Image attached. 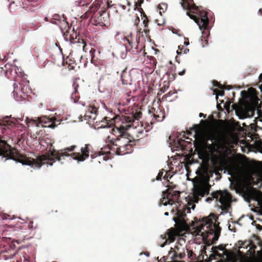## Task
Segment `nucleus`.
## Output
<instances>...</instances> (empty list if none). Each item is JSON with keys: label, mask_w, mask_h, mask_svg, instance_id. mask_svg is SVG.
<instances>
[{"label": "nucleus", "mask_w": 262, "mask_h": 262, "mask_svg": "<svg viewBox=\"0 0 262 262\" xmlns=\"http://www.w3.org/2000/svg\"><path fill=\"white\" fill-rule=\"evenodd\" d=\"M109 0H96L89 9L82 16V19L91 18V22L96 26L107 27L110 25L109 12L106 10L111 9L113 5Z\"/></svg>", "instance_id": "nucleus-4"}, {"label": "nucleus", "mask_w": 262, "mask_h": 262, "mask_svg": "<svg viewBox=\"0 0 262 262\" xmlns=\"http://www.w3.org/2000/svg\"><path fill=\"white\" fill-rule=\"evenodd\" d=\"M125 7H125V6H122V8H123V9H125Z\"/></svg>", "instance_id": "nucleus-64"}, {"label": "nucleus", "mask_w": 262, "mask_h": 262, "mask_svg": "<svg viewBox=\"0 0 262 262\" xmlns=\"http://www.w3.org/2000/svg\"><path fill=\"white\" fill-rule=\"evenodd\" d=\"M259 88L260 89L261 92H262V84L259 86Z\"/></svg>", "instance_id": "nucleus-58"}, {"label": "nucleus", "mask_w": 262, "mask_h": 262, "mask_svg": "<svg viewBox=\"0 0 262 262\" xmlns=\"http://www.w3.org/2000/svg\"><path fill=\"white\" fill-rule=\"evenodd\" d=\"M200 117L204 116V117H205L206 116L204 115L203 113H200L199 115Z\"/></svg>", "instance_id": "nucleus-56"}, {"label": "nucleus", "mask_w": 262, "mask_h": 262, "mask_svg": "<svg viewBox=\"0 0 262 262\" xmlns=\"http://www.w3.org/2000/svg\"><path fill=\"white\" fill-rule=\"evenodd\" d=\"M92 0H80L77 2V6L79 7L87 6L92 2Z\"/></svg>", "instance_id": "nucleus-30"}, {"label": "nucleus", "mask_w": 262, "mask_h": 262, "mask_svg": "<svg viewBox=\"0 0 262 262\" xmlns=\"http://www.w3.org/2000/svg\"><path fill=\"white\" fill-rule=\"evenodd\" d=\"M198 125H194L193 129L195 132L193 137L194 147H205L210 153L211 164H262L258 161L252 163L236 162L237 158L232 149L229 147L230 139L225 135H209L207 140L200 139L198 142L195 136L197 135Z\"/></svg>", "instance_id": "nucleus-2"}, {"label": "nucleus", "mask_w": 262, "mask_h": 262, "mask_svg": "<svg viewBox=\"0 0 262 262\" xmlns=\"http://www.w3.org/2000/svg\"><path fill=\"white\" fill-rule=\"evenodd\" d=\"M182 166L183 165L179 164L178 165H177V168L180 169V168H182Z\"/></svg>", "instance_id": "nucleus-53"}, {"label": "nucleus", "mask_w": 262, "mask_h": 262, "mask_svg": "<svg viewBox=\"0 0 262 262\" xmlns=\"http://www.w3.org/2000/svg\"><path fill=\"white\" fill-rule=\"evenodd\" d=\"M205 45H208V41L207 40H205Z\"/></svg>", "instance_id": "nucleus-61"}, {"label": "nucleus", "mask_w": 262, "mask_h": 262, "mask_svg": "<svg viewBox=\"0 0 262 262\" xmlns=\"http://www.w3.org/2000/svg\"><path fill=\"white\" fill-rule=\"evenodd\" d=\"M179 164H192V163H189V162H180Z\"/></svg>", "instance_id": "nucleus-52"}, {"label": "nucleus", "mask_w": 262, "mask_h": 262, "mask_svg": "<svg viewBox=\"0 0 262 262\" xmlns=\"http://www.w3.org/2000/svg\"><path fill=\"white\" fill-rule=\"evenodd\" d=\"M175 248H176V249H177V250H178V249H179V248H178V245H176V246H175Z\"/></svg>", "instance_id": "nucleus-63"}, {"label": "nucleus", "mask_w": 262, "mask_h": 262, "mask_svg": "<svg viewBox=\"0 0 262 262\" xmlns=\"http://www.w3.org/2000/svg\"><path fill=\"white\" fill-rule=\"evenodd\" d=\"M131 94H132V92L130 89L128 91H127L124 94L125 99L126 100V102L125 103H126V104L129 103L131 99L132 98H133V97L132 96Z\"/></svg>", "instance_id": "nucleus-29"}, {"label": "nucleus", "mask_w": 262, "mask_h": 262, "mask_svg": "<svg viewBox=\"0 0 262 262\" xmlns=\"http://www.w3.org/2000/svg\"><path fill=\"white\" fill-rule=\"evenodd\" d=\"M177 235L176 231L172 228L168 229L167 232L161 235V237L162 239H165L164 243L161 245V247H164L167 242L169 243L174 242L175 240V236Z\"/></svg>", "instance_id": "nucleus-18"}, {"label": "nucleus", "mask_w": 262, "mask_h": 262, "mask_svg": "<svg viewBox=\"0 0 262 262\" xmlns=\"http://www.w3.org/2000/svg\"><path fill=\"white\" fill-rule=\"evenodd\" d=\"M91 162L94 164H101L107 159V156L103 154L95 153L91 155Z\"/></svg>", "instance_id": "nucleus-19"}, {"label": "nucleus", "mask_w": 262, "mask_h": 262, "mask_svg": "<svg viewBox=\"0 0 262 262\" xmlns=\"http://www.w3.org/2000/svg\"><path fill=\"white\" fill-rule=\"evenodd\" d=\"M185 72H186L185 70V69H184L182 71L179 72L178 74H179L180 76H183V75H184V74H185Z\"/></svg>", "instance_id": "nucleus-47"}, {"label": "nucleus", "mask_w": 262, "mask_h": 262, "mask_svg": "<svg viewBox=\"0 0 262 262\" xmlns=\"http://www.w3.org/2000/svg\"><path fill=\"white\" fill-rule=\"evenodd\" d=\"M124 43L126 47L127 51L131 52L132 54H135L138 51L137 50V46L133 49L134 46H136L135 42H133V36L132 35L125 36L123 38Z\"/></svg>", "instance_id": "nucleus-17"}, {"label": "nucleus", "mask_w": 262, "mask_h": 262, "mask_svg": "<svg viewBox=\"0 0 262 262\" xmlns=\"http://www.w3.org/2000/svg\"><path fill=\"white\" fill-rule=\"evenodd\" d=\"M254 166L262 165H200L196 173L203 179L209 180L213 173L221 177L220 172L227 173L236 180L251 181L257 174Z\"/></svg>", "instance_id": "nucleus-3"}, {"label": "nucleus", "mask_w": 262, "mask_h": 262, "mask_svg": "<svg viewBox=\"0 0 262 262\" xmlns=\"http://www.w3.org/2000/svg\"><path fill=\"white\" fill-rule=\"evenodd\" d=\"M189 141H185L184 139H178L177 141L176 145L177 147L180 148L182 150L190 151L192 149V139L188 137L186 138Z\"/></svg>", "instance_id": "nucleus-16"}, {"label": "nucleus", "mask_w": 262, "mask_h": 262, "mask_svg": "<svg viewBox=\"0 0 262 262\" xmlns=\"http://www.w3.org/2000/svg\"><path fill=\"white\" fill-rule=\"evenodd\" d=\"M218 219V217L214 215H212L211 218L206 217L203 219V223H202L201 227L199 229V232H201L202 230H204V228L206 227L208 230L213 231L214 233H216V236L218 234H221V228L219 226V223L216 224L215 222Z\"/></svg>", "instance_id": "nucleus-11"}, {"label": "nucleus", "mask_w": 262, "mask_h": 262, "mask_svg": "<svg viewBox=\"0 0 262 262\" xmlns=\"http://www.w3.org/2000/svg\"><path fill=\"white\" fill-rule=\"evenodd\" d=\"M148 113L150 117H153L150 121L151 124L155 123L157 121H161L165 117L164 113L160 108L156 110L154 107H151L148 110Z\"/></svg>", "instance_id": "nucleus-14"}, {"label": "nucleus", "mask_w": 262, "mask_h": 262, "mask_svg": "<svg viewBox=\"0 0 262 262\" xmlns=\"http://www.w3.org/2000/svg\"><path fill=\"white\" fill-rule=\"evenodd\" d=\"M230 255L233 262H237L238 257L237 255L235 253L231 252Z\"/></svg>", "instance_id": "nucleus-38"}, {"label": "nucleus", "mask_w": 262, "mask_h": 262, "mask_svg": "<svg viewBox=\"0 0 262 262\" xmlns=\"http://www.w3.org/2000/svg\"><path fill=\"white\" fill-rule=\"evenodd\" d=\"M237 255L241 257V260L242 261L244 258L243 252H242L239 250H238L237 252Z\"/></svg>", "instance_id": "nucleus-42"}, {"label": "nucleus", "mask_w": 262, "mask_h": 262, "mask_svg": "<svg viewBox=\"0 0 262 262\" xmlns=\"http://www.w3.org/2000/svg\"><path fill=\"white\" fill-rule=\"evenodd\" d=\"M16 84H14V96L15 98L17 101L25 100L26 97L28 96V94L30 92V89L27 86H22L21 84H19L20 86L18 88V86L15 87Z\"/></svg>", "instance_id": "nucleus-13"}, {"label": "nucleus", "mask_w": 262, "mask_h": 262, "mask_svg": "<svg viewBox=\"0 0 262 262\" xmlns=\"http://www.w3.org/2000/svg\"><path fill=\"white\" fill-rule=\"evenodd\" d=\"M224 254L227 255V256L228 255V252L226 250H225V251L224 252Z\"/></svg>", "instance_id": "nucleus-57"}, {"label": "nucleus", "mask_w": 262, "mask_h": 262, "mask_svg": "<svg viewBox=\"0 0 262 262\" xmlns=\"http://www.w3.org/2000/svg\"><path fill=\"white\" fill-rule=\"evenodd\" d=\"M171 253H173L171 257L173 259H177L178 258L179 259H182L185 255V253H180L179 254H178L177 252L174 250H173L172 251H171L169 254H171Z\"/></svg>", "instance_id": "nucleus-26"}, {"label": "nucleus", "mask_w": 262, "mask_h": 262, "mask_svg": "<svg viewBox=\"0 0 262 262\" xmlns=\"http://www.w3.org/2000/svg\"><path fill=\"white\" fill-rule=\"evenodd\" d=\"M144 0H137L135 2V7L139 10H142V8L141 7V4L143 3Z\"/></svg>", "instance_id": "nucleus-34"}, {"label": "nucleus", "mask_w": 262, "mask_h": 262, "mask_svg": "<svg viewBox=\"0 0 262 262\" xmlns=\"http://www.w3.org/2000/svg\"><path fill=\"white\" fill-rule=\"evenodd\" d=\"M165 174L163 176V179L165 180L168 179V178H171L172 177V175L170 174V171H165Z\"/></svg>", "instance_id": "nucleus-39"}, {"label": "nucleus", "mask_w": 262, "mask_h": 262, "mask_svg": "<svg viewBox=\"0 0 262 262\" xmlns=\"http://www.w3.org/2000/svg\"><path fill=\"white\" fill-rule=\"evenodd\" d=\"M214 93L216 94V99H218V96H224L225 94V92L223 89H221L220 90H219L216 89H214L213 90Z\"/></svg>", "instance_id": "nucleus-32"}, {"label": "nucleus", "mask_w": 262, "mask_h": 262, "mask_svg": "<svg viewBox=\"0 0 262 262\" xmlns=\"http://www.w3.org/2000/svg\"><path fill=\"white\" fill-rule=\"evenodd\" d=\"M142 115V113L140 109L137 110L135 112H133L128 116H122V122L128 123V125H130L131 126L133 122L135 121V120L138 121L141 118Z\"/></svg>", "instance_id": "nucleus-15"}, {"label": "nucleus", "mask_w": 262, "mask_h": 262, "mask_svg": "<svg viewBox=\"0 0 262 262\" xmlns=\"http://www.w3.org/2000/svg\"><path fill=\"white\" fill-rule=\"evenodd\" d=\"M38 120H39V122L40 123L45 124V125H42L44 126H48L50 128H54L57 126L55 124V123L51 119L46 117H41L38 118Z\"/></svg>", "instance_id": "nucleus-22"}, {"label": "nucleus", "mask_w": 262, "mask_h": 262, "mask_svg": "<svg viewBox=\"0 0 262 262\" xmlns=\"http://www.w3.org/2000/svg\"><path fill=\"white\" fill-rule=\"evenodd\" d=\"M212 84L214 86L217 87L221 89H226V86L223 85L222 84L218 82L217 81H216L215 80L212 81Z\"/></svg>", "instance_id": "nucleus-33"}, {"label": "nucleus", "mask_w": 262, "mask_h": 262, "mask_svg": "<svg viewBox=\"0 0 262 262\" xmlns=\"http://www.w3.org/2000/svg\"><path fill=\"white\" fill-rule=\"evenodd\" d=\"M253 146L257 150L262 153V141L261 140L255 141Z\"/></svg>", "instance_id": "nucleus-27"}, {"label": "nucleus", "mask_w": 262, "mask_h": 262, "mask_svg": "<svg viewBox=\"0 0 262 262\" xmlns=\"http://www.w3.org/2000/svg\"><path fill=\"white\" fill-rule=\"evenodd\" d=\"M132 148L127 147L126 146H122L121 147H119L117 149H114V150H112L115 154L118 155H124L128 153H130L132 151Z\"/></svg>", "instance_id": "nucleus-23"}, {"label": "nucleus", "mask_w": 262, "mask_h": 262, "mask_svg": "<svg viewBox=\"0 0 262 262\" xmlns=\"http://www.w3.org/2000/svg\"><path fill=\"white\" fill-rule=\"evenodd\" d=\"M163 197L161 199L162 204L166 206L167 204L172 205L176 203H179L180 192L177 191H172V193L167 189L163 192Z\"/></svg>", "instance_id": "nucleus-12"}, {"label": "nucleus", "mask_w": 262, "mask_h": 262, "mask_svg": "<svg viewBox=\"0 0 262 262\" xmlns=\"http://www.w3.org/2000/svg\"><path fill=\"white\" fill-rule=\"evenodd\" d=\"M96 50L93 48H91V49L90 51V53L91 54V57H92V61H93L94 59V53L95 52Z\"/></svg>", "instance_id": "nucleus-41"}, {"label": "nucleus", "mask_w": 262, "mask_h": 262, "mask_svg": "<svg viewBox=\"0 0 262 262\" xmlns=\"http://www.w3.org/2000/svg\"><path fill=\"white\" fill-rule=\"evenodd\" d=\"M258 12H259V13H260V14H262V9H260L259 10Z\"/></svg>", "instance_id": "nucleus-60"}, {"label": "nucleus", "mask_w": 262, "mask_h": 262, "mask_svg": "<svg viewBox=\"0 0 262 262\" xmlns=\"http://www.w3.org/2000/svg\"><path fill=\"white\" fill-rule=\"evenodd\" d=\"M158 8L160 10H162L163 12H164L167 9V5L166 4L161 3L159 5Z\"/></svg>", "instance_id": "nucleus-36"}, {"label": "nucleus", "mask_w": 262, "mask_h": 262, "mask_svg": "<svg viewBox=\"0 0 262 262\" xmlns=\"http://www.w3.org/2000/svg\"><path fill=\"white\" fill-rule=\"evenodd\" d=\"M99 106L96 101L92 102L88 106L87 112L84 115V120L93 122L99 128L111 127L114 123V120L107 117H104L100 120L97 118V112Z\"/></svg>", "instance_id": "nucleus-7"}, {"label": "nucleus", "mask_w": 262, "mask_h": 262, "mask_svg": "<svg viewBox=\"0 0 262 262\" xmlns=\"http://www.w3.org/2000/svg\"><path fill=\"white\" fill-rule=\"evenodd\" d=\"M258 108L257 104L252 105L248 107L247 113L249 117H252L254 115L255 111Z\"/></svg>", "instance_id": "nucleus-24"}, {"label": "nucleus", "mask_w": 262, "mask_h": 262, "mask_svg": "<svg viewBox=\"0 0 262 262\" xmlns=\"http://www.w3.org/2000/svg\"><path fill=\"white\" fill-rule=\"evenodd\" d=\"M70 29L68 26V29L63 33L64 39L69 41L71 43L77 44V47L81 48L84 52H86L89 49L86 41L82 36L77 34L74 29L72 31H70Z\"/></svg>", "instance_id": "nucleus-9"}, {"label": "nucleus", "mask_w": 262, "mask_h": 262, "mask_svg": "<svg viewBox=\"0 0 262 262\" xmlns=\"http://www.w3.org/2000/svg\"><path fill=\"white\" fill-rule=\"evenodd\" d=\"M216 233H214V237H213V240L214 241H217L218 239V238H219V236L220 235V234H218V235L217 236H216Z\"/></svg>", "instance_id": "nucleus-46"}, {"label": "nucleus", "mask_w": 262, "mask_h": 262, "mask_svg": "<svg viewBox=\"0 0 262 262\" xmlns=\"http://www.w3.org/2000/svg\"><path fill=\"white\" fill-rule=\"evenodd\" d=\"M213 252L214 254L221 257V254L219 253L217 250H219L221 251H224L225 250V247L223 245H220L218 246H215L212 247Z\"/></svg>", "instance_id": "nucleus-25"}, {"label": "nucleus", "mask_w": 262, "mask_h": 262, "mask_svg": "<svg viewBox=\"0 0 262 262\" xmlns=\"http://www.w3.org/2000/svg\"><path fill=\"white\" fill-rule=\"evenodd\" d=\"M130 127V125H121L119 127H116L112 129L113 134L118 132L119 134L118 137L111 140V144L108 145L111 150L117 149L119 147L126 146L127 147H133V142L130 139L128 138V134L126 133V130Z\"/></svg>", "instance_id": "nucleus-8"}, {"label": "nucleus", "mask_w": 262, "mask_h": 262, "mask_svg": "<svg viewBox=\"0 0 262 262\" xmlns=\"http://www.w3.org/2000/svg\"><path fill=\"white\" fill-rule=\"evenodd\" d=\"M259 82H262V73L260 74L259 76Z\"/></svg>", "instance_id": "nucleus-50"}, {"label": "nucleus", "mask_w": 262, "mask_h": 262, "mask_svg": "<svg viewBox=\"0 0 262 262\" xmlns=\"http://www.w3.org/2000/svg\"><path fill=\"white\" fill-rule=\"evenodd\" d=\"M121 78L123 85L132 86V79L131 75L126 72V68H125L122 72Z\"/></svg>", "instance_id": "nucleus-20"}, {"label": "nucleus", "mask_w": 262, "mask_h": 262, "mask_svg": "<svg viewBox=\"0 0 262 262\" xmlns=\"http://www.w3.org/2000/svg\"><path fill=\"white\" fill-rule=\"evenodd\" d=\"M76 147V145H72L58 151L54 149L50 150L47 155L36 156L31 152L23 155L15 148H12L6 141L0 139V156L6 160L11 159L21 164H53L56 161H60L62 158L64 159V157L82 162L89 158L92 149L91 144H86L81 148V152L69 154V152L74 151Z\"/></svg>", "instance_id": "nucleus-1"}, {"label": "nucleus", "mask_w": 262, "mask_h": 262, "mask_svg": "<svg viewBox=\"0 0 262 262\" xmlns=\"http://www.w3.org/2000/svg\"><path fill=\"white\" fill-rule=\"evenodd\" d=\"M189 49L187 48H186L184 47V46H179L178 47V50H177V54L180 55L182 53L183 54H186L189 52Z\"/></svg>", "instance_id": "nucleus-28"}, {"label": "nucleus", "mask_w": 262, "mask_h": 262, "mask_svg": "<svg viewBox=\"0 0 262 262\" xmlns=\"http://www.w3.org/2000/svg\"><path fill=\"white\" fill-rule=\"evenodd\" d=\"M212 198L208 197L206 199L207 202H210L212 200V198L215 199L221 204V209L222 210L227 212L228 208L230 207L232 196L227 191H224L219 190L212 192Z\"/></svg>", "instance_id": "nucleus-10"}, {"label": "nucleus", "mask_w": 262, "mask_h": 262, "mask_svg": "<svg viewBox=\"0 0 262 262\" xmlns=\"http://www.w3.org/2000/svg\"><path fill=\"white\" fill-rule=\"evenodd\" d=\"M28 228L30 229H35L37 228V225H34V223L33 221H30L28 224Z\"/></svg>", "instance_id": "nucleus-37"}, {"label": "nucleus", "mask_w": 262, "mask_h": 262, "mask_svg": "<svg viewBox=\"0 0 262 262\" xmlns=\"http://www.w3.org/2000/svg\"><path fill=\"white\" fill-rule=\"evenodd\" d=\"M181 4L185 10H187V15L198 24L200 30H209V19L206 11L196 6L193 0H181Z\"/></svg>", "instance_id": "nucleus-6"}, {"label": "nucleus", "mask_w": 262, "mask_h": 262, "mask_svg": "<svg viewBox=\"0 0 262 262\" xmlns=\"http://www.w3.org/2000/svg\"><path fill=\"white\" fill-rule=\"evenodd\" d=\"M143 24H144L145 29H144V31L146 34L147 32H149V30H148L146 28L148 27V19L147 18V16H145V18L143 19Z\"/></svg>", "instance_id": "nucleus-31"}, {"label": "nucleus", "mask_w": 262, "mask_h": 262, "mask_svg": "<svg viewBox=\"0 0 262 262\" xmlns=\"http://www.w3.org/2000/svg\"><path fill=\"white\" fill-rule=\"evenodd\" d=\"M72 88L74 91L71 94V99L73 100L74 102H76L78 101L80 96L78 92V89L79 88V84L77 82V80L75 79L73 81Z\"/></svg>", "instance_id": "nucleus-21"}, {"label": "nucleus", "mask_w": 262, "mask_h": 262, "mask_svg": "<svg viewBox=\"0 0 262 262\" xmlns=\"http://www.w3.org/2000/svg\"><path fill=\"white\" fill-rule=\"evenodd\" d=\"M164 172H165V170L163 169L161 171H160V172H159V173L158 174V175L156 177V180H157V181L161 180L162 177H163V173Z\"/></svg>", "instance_id": "nucleus-35"}, {"label": "nucleus", "mask_w": 262, "mask_h": 262, "mask_svg": "<svg viewBox=\"0 0 262 262\" xmlns=\"http://www.w3.org/2000/svg\"><path fill=\"white\" fill-rule=\"evenodd\" d=\"M257 114L258 117L261 118L260 121H262V111L260 109L257 108Z\"/></svg>", "instance_id": "nucleus-43"}, {"label": "nucleus", "mask_w": 262, "mask_h": 262, "mask_svg": "<svg viewBox=\"0 0 262 262\" xmlns=\"http://www.w3.org/2000/svg\"><path fill=\"white\" fill-rule=\"evenodd\" d=\"M189 41H184V44H185V45H186V46L188 45H189Z\"/></svg>", "instance_id": "nucleus-55"}, {"label": "nucleus", "mask_w": 262, "mask_h": 262, "mask_svg": "<svg viewBox=\"0 0 262 262\" xmlns=\"http://www.w3.org/2000/svg\"><path fill=\"white\" fill-rule=\"evenodd\" d=\"M139 21H140L139 18V17L137 16L135 19V25L138 24V23L139 22Z\"/></svg>", "instance_id": "nucleus-48"}, {"label": "nucleus", "mask_w": 262, "mask_h": 262, "mask_svg": "<svg viewBox=\"0 0 262 262\" xmlns=\"http://www.w3.org/2000/svg\"><path fill=\"white\" fill-rule=\"evenodd\" d=\"M190 165H184L185 169L187 171L186 176H187L188 179L189 178V173H190V170H189V166Z\"/></svg>", "instance_id": "nucleus-40"}, {"label": "nucleus", "mask_w": 262, "mask_h": 262, "mask_svg": "<svg viewBox=\"0 0 262 262\" xmlns=\"http://www.w3.org/2000/svg\"><path fill=\"white\" fill-rule=\"evenodd\" d=\"M210 185L208 183L198 182L194 183L192 189V194L188 202V207L184 206L182 209L177 208V215L180 220H184L186 213H190V209H194L195 205L194 203H197L205 195L209 194Z\"/></svg>", "instance_id": "nucleus-5"}, {"label": "nucleus", "mask_w": 262, "mask_h": 262, "mask_svg": "<svg viewBox=\"0 0 262 262\" xmlns=\"http://www.w3.org/2000/svg\"><path fill=\"white\" fill-rule=\"evenodd\" d=\"M140 11L141 13V16L142 17V19H144L145 18V16H147L146 14L145 13V12L143 11V10H140Z\"/></svg>", "instance_id": "nucleus-44"}, {"label": "nucleus", "mask_w": 262, "mask_h": 262, "mask_svg": "<svg viewBox=\"0 0 262 262\" xmlns=\"http://www.w3.org/2000/svg\"><path fill=\"white\" fill-rule=\"evenodd\" d=\"M30 165L32 166V167H33L34 165H35L38 168H40L41 167V166H42V165H40V164H39V165Z\"/></svg>", "instance_id": "nucleus-49"}, {"label": "nucleus", "mask_w": 262, "mask_h": 262, "mask_svg": "<svg viewBox=\"0 0 262 262\" xmlns=\"http://www.w3.org/2000/svg\"><path fill=\"white\" fill-rule=\"evenodd\" d=\"M164 214H165V215H168V212H166L164 213Z\"/></svg>", "instance_id": "nucleus-62"}, {"label": "nucleus", "mask_w": 262, "mask_h": 262, "mask_svg": "<svg viewBox=\"0 0 262 262\" xmlns=\"http://www.w3.org/2000/svg\"><path fill=\"white\" fill-rule=\"evenodd\" d=\"M187 133L188 135H190L191 134V131H190V130L187 131Z\"/></svg>", "instance_id": "nucleus-59"}, {"label": "nucleus", "mask_w": 262, "mask_h": 262, "mask_svg": "<svg viewBox=\"0 0 262 262\" xmlns=\"http://www.w3.org/2000/svg\"><path fill=\"white\" fill-rule=\"evenodd\" d=\"M175 78V74H172V77L170 78L171 80H174Z\"/></svg>", "instance_id": "nucleus-51"}, {"label": "nucleus", "mask_w": 262, "mask_h": 262, "mask_svg": "<svg viewBox=\"0 0 262 262\" xmlns=\"http://www.w3.org/2000/svg\"><path fill=\"white\" fill-rule=\"evenodd\" d=\"M31 122H34V123H36L35 121V120H33V119H31L30 121H29L28 122V123H30V122H31Z\"/></svg>", "instance_id": "nucleus-54"}, {"label": "nucleus", "mask_w": 262, "mask_h": 262, "mask_svg": "<svg viewBox=\"0 0 262 262\" xmlns=\"http://www.w3.org/2000/svg\"><path fill=\"white\" fill-rule=\"evenodd\" d=\"M175 93H176V92H174L170 91L167 94H166L165 95V96L166 97L171 96L172 95H173V94H175Z\"/></svg>", "instance_id": "nucleus-45"}]
</instances>
